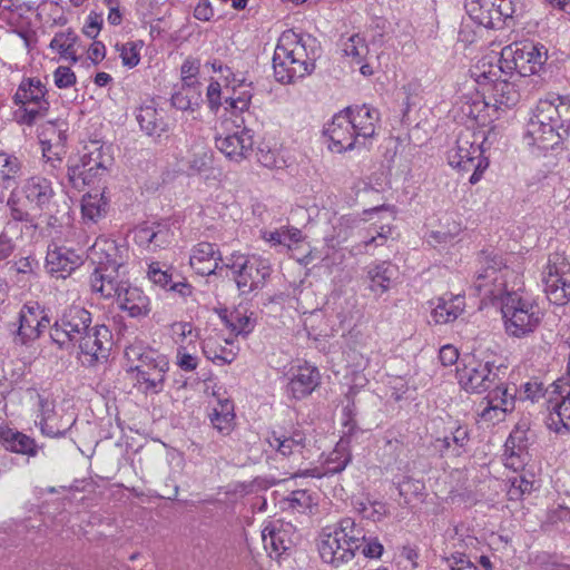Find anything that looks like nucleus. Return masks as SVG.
<instances>
[{
  "label": "nucleus",
  "mask_w": 570,
  "mask_h": 570,
  "mask_svg": "<svg viewBox=\"0 0 570 570\" xmlns=\"http://www.w3.org/2000/svg\"><path fill=\"white\" fill-rule=\"evenodd\" d=\"M148 278L156 285L169 289L173 283V274L163 269L159 262H153L148 267Z\"/></svg>",
  "instance_id": "57"
},
{
  "label": "nucleus",
  "mask_w": 570,
  "mask_h": 570,
  "mask_svg": "<svg viewBox=\"0 0 570 570\" xmlns=\"http://www.w3.org/2000/svg\"><path fill=\"white\" fill-rule=\"evenodd\" d=\"M287 500L289 507L297 512H304L314 504L313 497L307 490L292 491Z\"/></svg>",
  "instance_id": "59"
},
{
  "label": "nucleus",
  "mask_w": 570,
  "mask_h": 570,
  "mask_svg": "<svg viewBox=\"0 0 570 570\" xmlns=\"http://www.w3.org/2000/svg\"><path fill=\"white\" fill-rule=\"evenodd\" d=\"M223 256L215 244L200 242L191 249L190 267L200 276H208L222 268Z\"/></svg>",
  "instance_id": "26"
},
{
  "label": "nucleus",
  "mask_w": 570,
  "mask_h": 570,
  "mask_svg": "<svg viewBox=\"0 0 570 570\" xmlns=\"http://www.w3.org/2000/svg\"><path fill=\"white\" fill-rule=\"evenodd\" d=\"M503 73L505 75L503 60L501 57L495 58L494 56L481 58L470 69L471 78L474 79L478 85L483 86L484 89L501 78Z\"/></svg>",
  "instance_id": "34"
},
{
  "label": "nucleus",
  "mask_w": 570,
  "mask_h": 570,
  "mask_svg": "<svg viewBox=\"0 0 570 570\" xmlns=\"http://www.w3.org/2000/svg\"><path fill=\"white\" fill-rule=\"evenodd\" d=\"M81 264V257L66 247H56L47 253L46 268L56 278H66Z\"/></svg>",
  "instance_id": "28"
},
{
  "label": "nucleus",
  "mask_w": 570,
  "mask_h": 570,
  "mask_svg": "<svg viewBox=\"0 0 570 570\" xmlns=\"http://www.w3.org/2000/svg\"><path fill=\"white\" fill-rule=\"evenodd\" d=\"M570 130V99H541L528 122L524 140L529 146L548 150L558 146Z\"/></svg>",
  "instance_id": "2"
},
{
  "label": "nucleus",
  "mask_w": 570,
  "mask_h": 570,
  "mask_svg": "<svg viewBox=\"0 0 570 570\" xmlns=\"http://www.w3.org/2000/svg\"><path fill=\"white\" fill-rule=\"evenodd\" d=\"M276 46L277 59H288L295 78L301 79L309 75L315 68L317 48L316 38H278Z\"/></svg>",
  "instance_id": "10"
},
{
  "label": "nucleus",
  "mask_w": 570,
  "mask_h": 570,
  "mask_svg": "<svg viewBox=\"0 0 570 570\" xmlns=\"http://www.w3.org/2000/svg\"><path fill=\"white\" fill-rule=\"evenodd\" d=\"M39 269V262L31 255L20 257L10 263L9 271L14 272L18 276L17 281H23L26 275H36Z\"/></svg>",
  "instance_id": "53"
},
{
  "label": "nucleus",
  "mask_w": 570,
  "mask_h": 570,
  "mask_svg": "<svg viewBox=\"0 0 570 570\" xmlns=\"http://www.w3.org/2000/svg\"><path fill=\"white\" fill-rule=\"evenodd\" d=\"M91 313L81 306H70L50 327V337L60 348L75 346L81 335L91 327Z\"/></svg>",
  "instance_id": "11"
},
{
  "label": "nucleus",
  "mask_w": 570,
  "mask_h": 570,
  "mask_svg": "<svg viewBox=\"0 0 570 570\" xmlns=\"http://www.w3.org/2000/svg\"><path fill=\"white\" fill-rule=\"evenodd\" d=\"M445 561L451 570H479L478 567L461 552L451 553L445 557Z\"/></svg>",
  "instance_id": "64"
},
{
  "label": "nucleus",
  "mask_w": 570,
  "mask_h": 570,
  "mask_svg": "<svg viewBox=\"0 0 570 570\" xmlns=\"http://www.w3.org/2000/svg\"><path fill=\"white\" fill-rule=\"evenodd\" d=\"M480 411H479V417L482 422L489 423V424H497L500 422H503L505 420V416L508 413H511L512 411H505L501 409L500 406H492L487 404H479Z\"/></svg>",
  "instance_id": "58"
},
{
  "label": "nucleus",
  "mask_w": 570,
  "mask_h": 570,
  "mask_svg": "<svg viewBox=\"0 0 570 570\" xmlns=\"http://www.w3.org/2000/svg\"><path fill=\"white\" fill-rule=\"evenodd\" d=\"M510 488L508 490L509 500H520L523 494L530 493L533 489V482L518 474L509 479Z\"/></svg>",
  "instance_id": "55"
},
{
  "label": "nucleus",
  "mask_w": 570,
  "mask_h": 570,
  "mask_svg": "<svg viewBox=\"0 0 570 570\" xmlns=\"http://www.w3.org/2000/svg\"><path fill=\"white\" fill-rule=\"evenodd\" d=\"M21 191L31 208L40 212L49 207L56 195L51 180L41 175L27 178L22 184Z\"/></svg>",
  "instance_id": "25"
},
{
  "label": "nucleus",
  "mask_w": 570,
  "mask_h": 570,
  "mask_svg": "<svg viewBox=\"0 0 570 570\" xmlns=\"http://www.w3.org/2000/svg\"><path fill=\"white\" fill-rule=\"evenodd\" d=\"M126 267L95 268L89 276L90 289L104 299H117L130 283Z\"/></svg>",
  "instance_id": "16"
},
{
  "label": "nucleus",
  "mask_w": 570,
  "mask_h": 570,
  "mask_svg": "<svg viewBox=\"0 0 570 570\" xmlns=\"http://www.w3.org/2000/svg\"><path fill=\"white\" fill-rule=\"evenodd\" d=\"M504 465L512 469L514 472L519 471L525 464L524 453L525 444L515 433H511L505 441Z\"/></svg>",
  "instance_id": "45"
},
{
  "label": "nucleus",
  "mask_w": 570,
  "mask_h": 570,
  "mask_svg": "<svg viewBox=\"0 0 570 570\" xmlns=\"http://www.w3.org/2000/svg\"><path fill=\"white\" fill-rule=\"evenodd\" d=\"M351 119L345 109L334 115L332 121L325 127L324 134L330 139L328 148L342 154L352 150L356 146L364 145L355 135Z\"/></svg>",
  "instance_id": "20"
},
{
  "label": "nucleus",
  "mask_w": 570,
  "mask_h": 570,
  "mask_svg": "<svg viewBox=\"0 0 570 570\" xmlns=\"http://www.w3.org/2000/svg\"><path fill=\"white\" fill-rule=\"evenodd\" d=\"M229 87L233 89V95L225 98V109L232 115L243 114L247 111L253 98L252 82H246L244 78H238Z\"/></svg>",
  "instance_id": "38"
},
{
  "label": "nucleus",
  "mask_w": 570,
  "mask_h": 570,
  "mask_svg": "<svg viewBox=\"0 0 570 570\" xmlns=\"http://www.w3.org/2000/svg\"><path fill=\"white\" fill-rule=\"evenodd\" d=\"M294 527L282 520L269 521L262 531V540L269 556H282L293 544Z\"/></svg>",
  "instance_id": "23"
},
{
  "label": "nucleus",
  "mask_w": 570,
  "mask_h": 570,
  "mask_svg": "<svg viewBox=\"0 0 570 570\" xmlns=\"http://www.w3.org/2000/svg\"><path fill=\"white\" fill-rule=\"evenodd\" d=\"M213 426L222 434H229L234 425V405L230 401L225 400L219 403V409H214L210 414Z\"/></svg>",
  "instance_id": "47"
},
{
  "label": "nucleus",
  "mask_w": 570,
  "mask_h": 570,
  "mask_svg": "<svg viewBox=\"0 0 570 570\" xmlns=\"http://www.w3.org/2000/svg\"><path fill=\"white\" fill-rule=\"evenodd\" d=\"M465 307L462 295L445 294L436 299L431 316L436 324H446L455 321Z\"/></svg>",
  "instance_id": "35"
},
{
  "label": "nucleus",
  "mask_w": 570,
  "mask_h": 570,
  "mask_svg": "<svg viewBox=\"0 0 570 570\" xmlns=\"http://www.w3.org/2000/svg\"><path fill=\"white\" fill-rule=\"evenodd\" d=\"M170 334L177 347L188 346L195 350L199 332L189 322H175L170 325Z\"/></svg>",
  "instance_id": "48"
},
{
  "label": "nucleus",
  "mask_w": 570,
  "mask_h": 570,
  "mask_svg": "<svg viewBox=\"0 0 570 570\" xmlns=\"http://www.w3.org/2000/svg\"><path fill=\"white\" fill-rule=\"evenodd\" d=\"M6 206L8 207L9 215L3 228L18 232L19 223H33L32 215L24 208L21 199L14 191L9 195Z\"/></svg>",
  "instance_id": "43"
},
{
  "label": "nucleus",
  "mask_w": 570,
  "mask_h": 570,
  "mask_svg": "<svg viewBox=\"0 0 570 570\" xmlns=\"http://www.w3.org/2000/svg\"><path fill=\"white\" fill-rule=\"evenodd\" d=\"M213 151L207 148H202L193 154L190 159V169L196 173H205L212 168Z\"/></svg>",
  "instance_id": "60"
},
{
  "label": "nucleus",
  "mask_w": 570,
  "mask_h": 570,
  "mask_svg": "<svg viewBox=\"0 0 570 570\" xmlns=\"http://www.w3.org/2000/svg\"><path fill=\"white\" fill-rule=\"evenodd\" d=\"M366 540V531L351 517L342 518L334 527L321 533L318 552L322 560L333 567L351 561Z\"/></svg>",
  "instance_id": "4"
},
{
  "label": "nucleus",
  "mask_w": 570,
  "mask_h": 570,
  "mask_svg": "<svg viewBox=\"0 0 570 570\" xmlns=\"http://www.w3.org/2000/svg\"><path fill=\"white\" fill-rule=\"evenodd\" d=\"M53 80L58 88L63 89L73 86L77 77L69 67L59 66L53 72Z\"/></svg>",
  "instance_id": "63"
},
{
  "label": "nucleus",
  "mask_w": 570,
  "mask_h": 570,
  "mask_svg": "<svg viewBox=\"0 0 570 570\" xmlns=\"http://www.w3.org/2000/svg\"><path fill=\"white\" fill-rule=\"evenodd\" d=\"M470 440V428L454 422L445 428L443 435L435 438L431 445L441 458H459L468 452Z\"/></svg>",
  "instance_id": "19"
},
{
  "label": "nucleus",
  "mask_w": 570,
  "mask_h": 570,
  "mask_svg": "<svg viewBox=\"0 0 570 570\" xmlns=\"http://www.w3.org/2000/svg\"><path fill=\"white\" fill-rule=\"evenodd\" d=\"M265 440L275 455L281 459L304 458V452L307 449V436L298 428L291 431L272 430Z\"/></svg>",
  "instance_id": "17"
},
{
  "label": "nucleus",
  "mask_w": 570,
  "mask_h": 570,
  "mask_svg": "<svg viewBox=\"0 0 570 570\" xmlns=\"http://www.w3.org/2000/svg\"><path fill=\"white\" fill-rule=\"evenodd\" d=\"M472 288L482 299L500 304L504 331L513 338H525L540 326L543 313L539 305L523 294L521 276L510 268L505 258L494 249L479 254Z\"/></svg>",
  "instance_id": "1"
},
{
  "label": "nucleus",
  "mask_w": 570,
  "mask_h": 570,
  "mask_svg": "<svg viewBox=\"0 0 570 570\" xmlns=\"http://www.w3.org/2000/svg\"><path fill=\"white\" fill-rule=\"evenodd\" d=\"M252 130L244 128L240 131L227 135L226 137L216 138V147L225 154L227 158L240 161L246 158L253 150Z\"/></svg>",
  "instance_id": "29"
},
{
  "label": "nucleus",
  "mask_w": 570,
  "mask_h": 570,
  "mask_svg": "<svg viewBox=\"0 0 570 570\" xmlns=\"http://www.w3.org/2000/svg\"><path fill=\"white\" fill-rule=\"evenodd\" d=\"M320 372L315 366H299L289 380L286 392L293 399L302 400L309 395L320 384Z\"/></svg>",
  "instance_id": "32"
},
{
  "label": "nucleus",
  "mask_w": 570,
  "mask_h": 570,
  "mask_svg": "<svg viewBox=\"0 0 570 570\" xmlns=\"http://www.w3.org/2000/svg\"><path fill=\"white\" fill-rule=\"evenodd\" d=\"M495 137L494 127L488 132L469 128L461 130L455 146L448 151L449 165L462 171H472L469 181L476 184L489 167V159L484 156L485 145L492 144Z\"/></svg>",
  "instance_id": "5"
},
{
  "label": "nucleus",
  "mask_w": 570,
  "mask_h": 570,
  "mask_svg": "<svg viewBox=\"0 0 570 570\" xmlns=\"http://www.w3.org/2000/svg\"><path fill=\"white\" fill-rule=\"evenodd\" d=\"M220 318L236 335H247L252 333L255 327V320L252 315H247L246 312L240 309H234L232 312L225 309L224 313L220 314Z\"/></svg>",
  "instance_id": "44"
},
{
  "label": "nucleus",
  "mask_w": 570,
  "mask_h": 570,
  "mask_svg": "<svg viewBox=\"0 0 570 570\" xmlns=\"http://www.w3.org/2000/svg\"><path fill=\"white\" fill-rule=\"evenodd\" d=\"M521 393L524 400H529L533 403L539 402L541 399L547 402L549 396H552L553 394L552 391H549V389L544 387L542 382L537 380L524 383L521 386Z\"/></svg>",
  "instance_id": "54"
},
{
  "label": "nucleus",
  "mask_w": 570,
  "mask_h": 570,
  "mask_svg": "<svg viewBox=\"0 0 570 570\" xmlns=\"http://www.w3.org/2000/svg\"><path fill=\"white\" fill-rule=\"evenodd\" d=\"M76 344L82 354L89 356L88 363L92 365L108 358L112 345L111 332L106 325L91 326Z\"/></svg>",
  "instance_id": "22"
},
{
  "label": "nucleus",
  "mask_w": 570,
  "mask_h": 570,
  "mask_svg": "<svg viewBox=\"0 0 570 570\" xmlns=\"http://www.w3.org/2000/svg\"><path fill=\"white\" fill-rule=\"evenodd\" d=\"M345 111L348 114L351 125H353L358 140L363 139L362 142L365 144L366 139L375 135L376 125L380 120L377 109L364 104L362 106L347 107Z\"/></svg>",
  "instance_id": "30"
},
{
  "label": "nucleus",
  "mask_w": 570,
  "mask_h": 570,
  "mask_svg": "<svg viewBox=\"0 0 570 570\" xmlns=\"http://www.w3.org/2000/svg\"><path fill=\"white\" fill-rule=\"evenodd\" d=\"M273 68H274V76L275 79L281 83H292L296 81L295 78V70H292V68L288 65V59L281 60L277 59L276 50L274 51L273 57Z\"/></svg>",
  "instance_id": "56"
},
{
  "label": "nucleus",
  "mask_w": 570,
  "mask_h": 570,
  "mask_svg": "<svg viewBox=\"0 0 570 570\" xmlns=\"http://www.w3.org/2000/svg\"><path fill=\"white\" fill-rule=\"evenodd\" d=\"M399 277V267L391 262H376L366 267L368 288L381 296L392 288Z\"/></svg>",
  "instance_id": "27"
},
{
  "label": "nucleus",
  "mask_w": 570,
  "mask_h": 570,
  "mask_svg": "<svg viewBox=\"0 0 570 570\" xmlns=\"http://www.w3.org/2000/svg\"><path fill=\"white\" fill-rule=\"evenodd\" d=\"M125 356L129 363L128 372L142 393L159 394L164 391L169 371V360L165 354L142 342H135L126 347Z\"/></svg>",
  "instance_id": "3"
},
{
  "label": "nucleus",
  "mask_w": 570,
  "mask_h": 570,
  "mask_svg": "<svg viewBox=\"0 0 570 570\" xmlns=\"http://www.w3.org/2000/svg\"><path fill=\"white\" fill-rule=\"evenodd\" d=\"M0 442L7 451L32 458L41 449L35 439L7 425L0 426Z\"/></svg>",
  "instance_id": "33"
},
{
  "label": "nucleus",
  "mask_w": 570,
  "mask_h": 570,
  "mask_svg": "<svg viewBox=\"0 0 570 570\" xmlns=\"http://www.w3.org/2000/svg\"><path fill=\"white\" fill-rule=\"evenodd\" d=\"M355 509L360 514H362L364 519L371 520L373 522H380L390 514L387 504L376 500L358 502Z\"/></svg>",
  "instance_id": "49"
},
{
  "label": "nucleus",
  "mask_w": 570,
  "mask_h": 570,
  "mask_svg": "<svg viewBox=\"0 0 570 570\" xmlns=\"http://www.w3.org/2000/svg\"><path fill=\"white\" fill-rule=\"evenodd\" d=\"M517 400V387L514 385H507L502 383L494 384L488 390L487 396L482 399L481 404L492 405L494 407L500 406L505 411H513L515 407Z\"/></svg>",
  "instance_id": "40"
},
{
  "label": "nucleus",
  "mask_w": 570,
  "mask_h": 570,
  "mask_svg": "<svg viewBox=\"0 0 570 570\" xmlns=\"http://www.w3.org/2000/svg\"><path fill=\"white\" fill-rule=\"evenodd\" d=\"M112 160L108 147L90 141L77 158L69 160L67 176L70 185L81 189L96 184L108 174Z\"/></svg>",
  "instance_id": "6"
},
{
  "label": "nucleus",
  "mask_w": 570,
  "mask_h": 570,
  "mask_svg": "<svg viewBox=\"0 0 570 570\" xmlns=\"http://www.w3.org/2000/svg\"><path fill=\"white\" fill-rule=\"evenodd\" d=\"M22 167V161L16 155L0 151V194L18 185Z\"/></svg>",
  "instance_id": "39"
},
{
  "label": "nucleus",
  "mask_w": 570,
  "mask_h": 570,
  "mask_svg": "<svg viewBox=\"0 0 570 570\" xmlns=\"http://www.w3.org/2000/svg\"><path fill=\"white\" fill-rule=\"evenodd\" d=\"M118 307L132 318L146 317L150 313L149 297L129 283L116 299Z\"/></svg>",
  "instance_id": "31"
},
{
  "label": "nucleus",
  "mask_w": 570,
  "mask_h": 570,
  "mask_svg": "<svg viewBox=\"0 0 570 570\" xmlns=\"http://www.w3.org/2000/svg\"><path fill=\"white\" fill-rule=\"evenodd\" d=\"M109 199L105 193H87L81 199V218L85 224H97L106 217Z\"/></svg>",
  "instance_id": "37"
},
{
  "label": "nucleus",
  "mask_w": 570,
  "mask_h": 570,
  "mask_svg": "<svg viewBox=\"0 0 570 570\" xmlns=\"http://www.w3.org/2000/svg\"><path fill=\"white\" fill-rule=\"evenodd\" d=\"M264 238L273 245H285L289 247L291 243H298L302 238V232L297 228L276 229L264 234Z\"/></svg>",
  "instance_id": "52"
},
{
  "label": "nucleus",
  "mask_w": 570,
  "mask_h": 570,
  "mask_svg": "<svg viewBox=\"0 0 570 570\" xmlns=\"http://www.w3.org/2000/svg\"><path fill=\"white\" fill-rule=\"evenodd\" d=\"M552 393L558 394L559 399L549 396L547 400L548 414L544 419L546 426L557 434L570 432V390L557 389V384L550 385Z\"/></svg>",
  "instance_id": "21"
},
{
  "label": "nucleus",
  "mask_w": 570,
  "mask_h": 570,
  "mask_svg": "<svg viewBox=\"0 0 570 570\" xmlns=\"http://www.w3.org/2000/svg\"><path fill=\"white\" fill-rule=\"evenodd\" d=\"M47 88L38 78H24L18 86L13 102L18 106L16 118L19 124L32 126L43 118L50 107L46 98Z\"/></svg>",
  "instance_id": "9"
},
{
  "label": "nucleus",
  "mask_w": 570,
  "mask_h": 570,
  "mask_svg": "<svg viewBox=\"0 0 570 570\" xmlns=\"http://www.w3.org/2000/svg\"><path fill=\"white\" fill-rule=\"evenodd\" d=\"M548 58V51L542 45H535L528 39L517 40L501 50V59L505 75L518 72L521 77L538 73Z\"/></svg>",
  "instance_id": "8"
},
{
  "label": "nucleus",
  "mask_w": 570,
  "mask_h": 570,
  "mask_svg": "<svg viewBox=\"0 0 570 570\" xmlns=\"http://www.w3.org/2000/svg\"><path fill=\"white\" fill-rule=\"evenodd\" d=\"M542 281L551 303L563 305L570 301V263L563 254L549 255L542 272Z\"/></svg>",
  "instance_id": "12"
},
{
  "label": "nucleus",
  "mask_w": 570,
  "mask_h": 570,
  "mask_svg": "<svg viewBox=\"0 0 570 570\" xmlns=\"http://www.w3.org/2000/svg\"><path fill=\"white\" fill-rule=\"evenodd\" d=\"M202 83H183L181 88L171 96V105L179 110L197 109L203 102Z\"/></svg>",
  "instance_id": "41"
},
{
  "label": "nucleus",
  "mask_w": 570,
  "mask_h": 570,
  "mask_svg": "<svg viewBox=\"0 0 570 570\" xmlns=\"http://www.w3.org/2000/svg\"><path fill=\"white\" fill-rule=\"evenodd\" d=\"M222 268L232 272L240 295H248L263 288L272 274V266L267 258L240 252H234L227 256Z\"/></svg>",
  "instance_id": "7"
},
{
  "label": "nucleus",
  "mask_w": 570,
  "mask_h": 570,
  "mask_svg": "<svg viewBox=\"0 0 570 570\" xmlns=\"http://www.w3.org/2000/svg\"><path fill=\"white\" fill-rule=\"evenodd\" d=\"M174 238V233L167 222H153L139 226L135 233L136 243L148 250L165 248Z\"/></svg>",
  "instance_id": "24"
},
{
  "label": "nucleus",
  "mask_w": 570,
  "mask_h": 570,
  "mask_svg": "<svg viewBox=\"0 0 570 570\" xmlns=\"http://www.w3.org/2000/svg\"><path fill=\"white\" fill-rule=\"evenodd\" d=\"M343 51L346 56L358 59L364 58L367 53V46L364 43V38H347L344 43Z\"/></svg>",
  "instance_id": "62"
},
{
  "label": "nucleus",
  "mask_w": 570,
  "mask_h": 570,
  "mask_svg": "<svg viewBox=\"0 0 570 570\" xmlns=\"http://www.w3.org/2000/svg\"><path fill=\"white\" fill-rule=\"evenodd\" d=\"M120 51V58L122 60L124 66L128 68L136 67L140 61V51L144 48L142 40L128 41L119 47L116 45Z\"/></svg>",
  "instance_id": "51"
},
{
  "label": "nucleus",
  "mask_w": 570,
  "mask_h": 570,
  "mask_svg": "<svg viewBox=\"0 0 570 570\" xmlns=\"http://www.w3.org/2000/svg\"><path fill=\"white\" fill-rule=\"evenodd\" d=\"M129 258V248L125 244L99 236L88 249V259L95 268L126 267Z\"/></svg>",
  "instance_id": "15"
},
{
  "label": "nucleus",
  "mask_w": 570,
  "mask_h": 570,
  "mask_svg": "<svg viewBox=\"0 0 570 570\" xmlns=\"http://www.w3.org/2000/svg\"><path fill=\"white\" fill-rule=\"evenodd\" d=\"M188 346L177 347L176 365L184 372H193L198 366V357L189 352Z\"/></svg>",
  "instance_id": "61"
},
{
  "label": "nucleus",
  "mask_w": 570,
  "mask_h": 570,
  "mask_svg": "<svg viewBox=\"0 0 570 570\" xmlns=\"http://www.w3.org/2000/svg\"><path fill=\"white\" fill-rule=\"evenodd\" d=\"M202 351L207 360L219 365L230 364L236 357V353L233 350L220 345L212 337L203 341Z\"/></svg>",
  "instance_id": "46"
},
{
  "label": "nucleus",
  "mask_w": 570,
  "mask_h": 570,
  "mask_svg": "<svg viewBox=\"0 0 570 570\" xmlns=\"http://www.w3.org/2000/svg\"><path fill=\"white\" fill-rule=\"evenodd\" d=\"M520 100V92L517 86L507 80L499 78L485 89L482 101H475L473 107L476 109L482 106L488 110L489 117L500 118L501 112L514 107Z\"/></svg>",
  "instance_id": "14"
},
{
  "label": "nucleus",
  "mask_w": 570,
  "mask_h": 570,
  "mask_svg": "<svg viewBox=\"0 0 570 570\" xmlns=\"http://www.w3.org/2000/svg\"><path fill=\"white\" fill-rule=\"evenodd\" d=\"M75 420H67L63 422L62 417H58L56 413L50 410L42 412L41 416L36 424L40 428L43 435L49 438H62L71 429Z\"/></svg>",
  "instance_id": "42"
},
{
  "label": "nucleus",
  "mask_w": 570,
  "mask_h": 570,
  "mask_svg": "<svg viewBox=\"0 0 570 570\" xmlns=\"http://www.w3.org/2000/svg\"><path fill=\"white\" fill-rule=\"evenodd\" d=\"M46 321L45 309L38 302H27L19 312L18 324H13L12 342L27 345L39 337V326Z\"/></svg>",
  "instance_id": "18"
},
{
  "label": "nucleus",
  "mask_w": 570,
  "mask_h": 570,
  "mask_svg": "<svg viewBox=\"0 0 570 570\" xmlns=\"http://www.w3.org/2000/svg\"><path fill=\"white\" fill-rule=\"evenodd\" d=\"M507 367L493 362L471 361L458 368L460 385L469 393H483L502 380Z\"/></svg>",
  "instance_id": "13"
},
{
  "label": "nucleus",
  "mask_w": 570,
  "mask_h": 570,
  "mask_svg": "<svg viewBox=\"0 0 570 570\" xmlns=\"http://www.w3.org/2000/svg\"><path fill=\"white\" fill-rule=\"evenodd\" d=\"M136 119L140 129L148 136L160 137L167 130L163 110H158L154 102L142 105L137 109Z\"/></svg>",
  "instance_id": "36"
},
{
  "label": "nucleus",
  "mask_w": 570,
  "mask_h": 570,
  "mask_svg": "<svg viewBox=\"0 0 570 570\" xmlns=\"http://www.w3.org/2000/svg\"><path fill=\"white\" fill-rule=\"evenodd\" d=\"M52 38L49 47L52 50H57L60 58L70 60L72 63L78 62L82 53H78V47L76 46L77 38Z\"/></svg>",
  "instance_id": "50"
}]
</instances>
